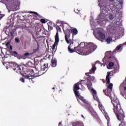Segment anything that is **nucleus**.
Segmentation results:
<instances>
[{
	"label": "nucleus",
	"mask_w": 126,
	"mask_h": 126,
	"mask_svg": "<svg viewBox=\"0 0 126 126\" xmlns=\"http://www.w3.org/2000/svg\"><path fill=\"white\" fill-rule=\"evenodd\" d=\"M82 81H84V80H82L81 81L78 82V83L75 84L73 86V90L78 102L80 103L82 106L85 107V108L88 110V111H91L92 107L90 102L87 101L83 97L81 96L79 94V91H78V90L80 89L79 85L81 84V82Z\"/></svg>",
	"instance_id": "1"
},
{
	"label": "nucleus",
	"mask_w": 126,
	"mask_h": 126,
	"mask_svg": "<svg viewBox=\"0 0 126 126\" xmlns=\"http://www.w3.org/2000/svg\"><path fill=\"white\" fill-rule=\"evenodd\" d=\"M84 46H85V43L82 42L78 46V47H75L74 50L76 53H83L84 56H87L88 55L91 54V53H93V52L97 49V46L95 45L94 43L89 42L87 45V49L85 50H81V49H83Z\"/></svg>",
	"instance_id": "2"
},
{
	"label": "nucleus",
	"mask_w": 126,
	"mask_h": 126,
	"mask_svg": "<svg viewBox=\"0 0 126 126\" xmlns=\"http://www.w3.org/2000/svg\"><path fill=\"white\" fill-rule=\"evenodd\" d=\"M110 75H111V72H108L107 75H106V84L109 85L107 87V88L106 90H103V92L105 93L106 96H108V97H109V98L111 99V103L112 105H113V102H117V103H118V104H120L119 100H117V99L114 100L112 98V90H113V84L112 83H110V82H111V77H110Z\"/></svg>",
	"instance_id": "3"
},
{
	"label": "nucleus",
	"mask_w": 126,
	"mask_h": 126,
	"mask_svg": "<svg viewBox=\"0 0 126 126\" xmlns=\"http://www.w3.org/2000/svg\"><path fill=\"white\" fill-rule=\"evenodd\" d=\"M112 103L114 106L113 111L115 115H116L118 120L121 122L119 126H126V122L124 121L125 114L123 113H120V111H121V104L117 102V101H113Z\"/></svg>",
	"instance_id": "4"
},
{
	"label": "nucleus",
	"mask_w": 126,
	"mask_h": 126,
	"mask_svg": "<svg viewBox=\"0 0 126 126\" xmlns=\"http://www.w3.org/2000/svg\"><path fill=\"white\" fill-rule=\"evenodd\" d=\"M117 6L118 4H111L110 5H107L106 6H102L100 7V13L99 15V17L101 19H104L106 13H108V11L111 10V11H115L117 9Z\"/></svg>",
	"instance_id": "5"
},
{
	"label": "nucleus",
	"mask_w": 126,
	"mask_h": 126,
	"mask_svg": "<svg viewBox=\"0 0 126 126\" xmlns=\"http://www.w3.org/2000/svg\"><path fill=\"white\" fill-rule=\"evenodd\" d=\"M10 65L11 68L13 69V70H15L17 73H19V74H21V71H23V65H19L18 64L16 63L15 62H10ZM21 68H22V70H21Z\"/></svg>",
	"instance_id": "6"
},
{
	"label": "nucleus",
	"mask_w": 126,
	"mask_h": 126,
	"mask_svg": "<svg viewBox=\"0 0 126 126\" xmlns=\"http://www.w3.org/2000/svg\"><path fill=\"white\" fill-rule=\"evenodd\" d=\"M23 71L24 72V73H27L29 75L31 76L32 77H33L34 78V70H33L32 69H29L27 68V67L25 65H24L23 67Z\"/></svg>",
	"instance_id": "7"
},
{
	"label": "nucleus",
	"mask_w": 126,
	"mask_h": 126,
	"mask_svg": "<svg viewBox=\"0 0 126 126\" xmlns=\"http://www.w3.org/2000/svg\"><path fill=\"white\" fill-rule=\"evenodd\" d=\"M95 37L96 39L102 42L105 39V35L102 32H98L95 35Z\"/></svg>",
	"instance_id": "8"
},
{
	"label": "nucleus",
	"mask_w": 126,
	"mask_h": 126,
	"mask_svg": "<svg viewBox=\"0 0 126 126\" xmlns=\"http://www.w3.org/2000/svg\"><path fill=\"white\" fill-rule=\"evenodd\" d=\"M65 34V40L67 44H70V41L68 40V38L70 37V34H71V30H68L63 32Z\"/></svg>",
	"instance_id": "9"
},
{
	"label": "nucleus",
	"mask_w": 126,
	"mask_h": 126,
	"mask_svg": "<svg viewBox=\"0 0 126 126\" xmlns=\"http://www.w3.org/2000/svg\"><path fill=\"white\" fill-rule=\"evenodd\" d=\"M86 85H87L89 90H92V92L93 95H96L97 94V92L92 87V83L89 82V83H86Z\"/></svg>",
	"instance_id": "10"
},
{
	"label": "nucleus",
	"mask_w": 126,
	"mask_h": 126,
	"mask_svg": "<svg viewBox=\"0 0 126 126\" xmlns=\"http://www.w3.org/2000/svg\"><path fill=\"white\" fill-rule=\"evenodd\" d=\"M55 38V41L54 44L52 46L53 50H55V49H56V46H57L58 44H59V42H60V38L59 37V35L58 34V32L56 33Z\"/></svg>",
	"instance_id": "11"
},
{
	"label": "nucleus",
	"mask_w": 126,
	"mask_h": 126,
	"mask_svg": "<svg viewBox=\"0 0 126 126\" xmlns=\"http://www.w3.org/2000/svg\"><path fill=\"white\" fill-rule=\"evenodd\" d=\"M48 68H49V63H48L46 64L44 63L41 66V70L42 71H47L48 70Z\"/></svg>",
	"instance_id": "12"
},
{
	"label": "nucleus",
	"mask_w": 126,
	"mask_h": 126,
	"mask_svg": "<svg viewBox=\"0 0 126 126\" xmlns=\"http://www.w3.org/2000/svg\"><path fill=\"white\" fill-rule=\"evenodd\" d=\"M14 32H15V30L12 29H10L9 31H6V34L9 36V35H11V36H13V35H14Z\"/></svg>",
	"instance_id": "13"
},
{
	"label": "nucleus",
	"mask_w": 126,
	"mask_h": 126,
	"mask_svg": "<svg viewBox=\"0 0 126 126\" xmlns=\"http://www.w3.org/2000/svg\"><path fill=\"white\" fill-rule=\"evenodd\" d=\"M21 74H22L23 77L26 79H29V80H30V79H33L34 78L33 77H32L31 76H30L29 74H28L26 73H25V74L21 73Z\"/></svg>",
	"instance_id": "14"
},
{
	"label": "nucleus",
	"mask_w": 126,
	"mask_h": 126,
	"mask_svg": "<svg viewBox=\"0 0 126 126\" xmlns=\"http://www.w3.org/2000/svg\"><path fill=\"white\" fill-rule=\"evenodd\" d=\"M42 75V74L40 73L39 70H37L36 69H35V71H33V77H37V76H40Z\"/></svg>",
	"instance_id": "15"
},
{
	"label": "nucleus",
	"mask_w": 126,
	"mask_h": 126,
	"mask_svg": "<svg viewBox=\"0 0 126 126\" xmlns=\"http://www.w3.org/2000/svg\"><path fill=\"white\" fill-rule=\"evenodd\" d=\"M51 65L52 67H56L57 64V61L56 59H52L51 60Z\"/></svg>",
	"instance_id": "16"
},
{
	"label": "nucleus",
	"mask_w": 126,
	"mask_h": 126,
	"mask_svg": "<svg viewBox=\"0 0 126 126\" xmlns=\"http://www.w3.org/2000/svg\"><path fill=\"white\" fill-rule=\"evenodd\" d=\"M25 65L27 67V68H28L29 67H33V63L31 62H28L26 63V65L23 64V66Z\"/></svg>",
	"instance_id": "17"
},
{
	"label": "nucleus",
	"mask_w": 126,
	"mask_h": 126,
	"mask_svg": "<svg viewBox=\"0 0 126 126\" xmlns=\"http://www.w3.org/2000/svg\"><path fill=\"white\" fill-rule=\"evenodd\" d=\"M71 33L72 34L73 36H75V35H77L78 31L77 29L74 28L71 30Z\"/></svg>",
	"instance_id": "18"
},
{
	"label": "nucleus",
	"mask_w": 126,
	"mask_h": 126,
	"mask_svg": "<svg viewBox=\"0 0 126 126\" xmlns=\"http://www.w3.org/2000/svg\"><path fill=\"white\" fill-rule=\"evenodd\" d=\"M86 80H87V83H89V82H91V81L94 80V76L90 75L89 77L86 78Z\"/></svg>",
	"instance_id": "19"
},
{
	"label": "nucleus",
	"mask_w": 126,
	"mask_h": 126,
	"mask_svg": "<svg viewBox=\"0 0 126 126\" xmlns=\"http://www.w3.org/2000/svg\"><path fill=\"white\" fill-rule=\"evenodd\" d=\"M108 59H111L112 62H113L114 63H116L117 64H119V61H118V60L117 59V58H116V57H112L110 56L108 57Z\"/></svg>",
	"instance_id": "20"
},
{
	"label": "nucleus",
	"mask_w": 126,
	"mask_h": 126,
	"mask_svg": "<svg viewBox=\"0 0 126 126\" xmlns=\"http://www.w3.org/2000/svg\"><path fill=\"white\" fill-rule=\"evenodd\" d=\"M35 30L37 33H38V34H41V32L42 33L44 32V31H43V30H42V29H41L40 27H38V28L36 27Z\"/></svg>",
	"instance_id": "21"
},
{
	"label": "nucleus",
	"mask_w": 126,
	"mask_h": 126,
	"mask_svg": "<svg viewBox=\"0 0 126 126\" xmlns=\"http://www.w3.org/2000/svg\"><path fill=\"white\" fill-rule=\"evenodd\" d=\"M122 46H123V44H120L118 45L115 48V49L113 51L114 53H117L118 51L121 50V48H122Z\"/></svg>",
	"instance_id": "22"
},
{
	"label": "nucleus",
	"mask_w": 126,
	"mask_h": 126,
	"mask_svg": "<svg viewBox=\"0 0 126 126\" xmlns=\"http://www.w3.org/2000/svg\"><path fill=\"white\" fill-rule=\"evenodd\" d=\"M114 65H115V63H114V62H110L108 63V66L107 67V68L108 69H111L112 67L114 66Z\"/></svg>",
	"instance_id": "23"
},
{
	"label": "nucleus",
	"mask_w": 126,
	"mask_h": 126,
	"mask_svg": "<svg viewBox=\"0 0 126 126\" xmlns=\"http://www.w3.org/2000/svg\"><path fill=\"white\" fill-rule=\"evenodd\" d=\"M97 69V67L95 66V64H92V67L91 70H90V72H94L95 70Z\"/></svg>",
	"instance_id": "24"
},
{
	"label": "nucleus",
	"mask_w": 126,
	"mask_h": 126,
	"mask_svg": "<svg viewBox=\"0 0 126 126\" xmlns=\"http://www.w3.org/2000/svg\"><path fill=\"white\" fill-rule=\"evenodd\" d=\"M112 40H113V38L109 36L106 39L105 42H106V43H107V44H110V43H111V42H112Z\"/></svg>",
	"instance_id": "25"
},
{
	"label": "nucleus",
	"mask_w": 126,
	"mask_h": 126,
	"mask_svg": "<svg viewBox=\"0 0 126 126\" xmlns=\"http://www.w3.org/2000/svg\"><path fill=\"white\" fill-rule=\"evenodd\" d=\"M67 27H69L68 25H64L63 26V31H66L69 30Z\"/></svg>",
	"instance_id": "26"
},
{
	"label": "nucleus",
	"mask_w": 126,
	"mask_h": 126,
	"mask_svg": "<svg viewBox=\"0 0 126 126\" xmlns=\"http://www.w3.org/2000/svg\"><path fill=\"white\" fill-rule=\"evenodd\" d=\"M108 18L109 20H113V21L115 20V16H114V15L112 14L109 15Z\"/></svg>",
	"instance_id": "27"
},
{
	"label": "nucleus",
	"mask_w": 126,
	"mask_h": 126,
	"mask_svg": "<svg viewBox=\"0 0 126 126\" xmlns=\"http://www.w3.org/2000/svg\"><path fill=\"white\" fill-rule=\"evenodd\" d=\"M56 29H57L56 34L57 33H58V37H59V32H61V31H62V29H61V27H60V26H57V27H56Z\"/></svg>",
	"instance_id": "28"
},
{
	"label": "nucleus",
	"mask_w": 126,
	"mask_h": 126,
	"mask_svg": "<svg viewBox=\"0 0 126 126\" xmlns=\"http://www.w3.org/2000/svg\"><path fill=\"white\" fill-rule=\"evenodd\" d=\"M71 44L69 45L68 47V50L69 53H74V50L71 49V48H70V46Z\"/></svg>",
	"instance_id": "29"
},
{
	"label": "nucleus",
	"mask_w": 126,
	"mask_h": 126,
	"mask_svg": "<svg viewBox=\"0 0 126 126\" xmlns=\"http://www.w3.org/2000/svg\"><path fill=\"white\" fill-rule=\"evenodd\" d=\"M71 44L69 45L68 47V50L69 53H74V50L71 49V48H70V46Z\"/></svg>",
	"instance_id": "30"
},
{
	"label": "nucleus",
	"mask_w": 126,
	"mask_h": 126,
	"mask_svg": "<svg viewBox=\"0 0 126 126\" xmlns=\"http://www.w3.org/2000/svg\"><path fill=\"white\" fill-rule=\"evenodd\" d=\"M12 56H14V57H18L19 56L18 53H17V52L16 51H12Z\"/></svg>",
	"instance_id": "31"
},
{
	"label": "nucleus",
	"mask_w": 126,
	"mask_h": 126,
	"mask_svg": "<svg viewBox=\"0 0 126 126\" xmlns=\"http://www.w3.org/2000/svg\"><path fill=\"white\" fill-rule=\"evenodd\" d=\"M113 27H114V25L113 24H110L108 27L107 28L109 30H112L113 29Z\"/></svg>",
	"instance_id": "32"
},
{
	"label": "nucleus",
	"mask_w": 126,
	"mask_h": 126,
	"mask_svg": "<svg viewBox=\"0 0 126 126\" xmlns=\"http://www.w3.org/2000/svg\"><path fill=\"white\" fill-rule=\"evenodd\" d=\"M94 99L96 101H99V98H98V96H97V94H93Z\"/></svg>",
	"instance_id": "33"
},
{
	"label": "nucleus",
	"mask_w": 126,
	"mask_h": 126,
	"mask_svg": "<svg viewBox=\"0 0 126 126\" xmlns=\"http://www.w3.org/2000/svg\"><path fill=\"white\" fill-rule=\"evenodd\" d=\"M40 22L43 24H45V23H46V22H47V21H46V19H41L40 20Z\"/></svg>",
	"instance_id": "34"
},
{
	"label": "nucleus",
	"mask_w": 126,
	"mask_h": 126,
	"mask_svg": "<svg viewBox=\"0 0 126 126\" xmlns=\"http://www.w3.org/2000/svg\"><path fill=\"white\" fill-rule=\"evenodd\" d=\"M120 94H121L122 96H125V95H126V91L124 90L121 91Z\"/></svg>",
	"instance_id": "35"
},
{
	"label": "nucleus",
	"mask_w": 126,
	"mask_h": 126,
	"mask_svg": "<svg viewBox=\"0 0 126 126\" xmlns=\"http://www.w3.org/2000/svg\"><path fill=\"white\" fill-rule=\"evenodd\" d=\"M15 42H16V43H20V40L19 38L16 37L15 38Z\"/></svg>",
	"instance_id": "36"
},
{
	"label": "nucleus",
	"mask_w": 126,
	"mask_h": 126,
	"mask_svg": "<svg viewBox=\"0 0 126 126\" xmlns=\"http://www.w3.org/2000/svg\"><path fill=\"white\" fill-rule=\"evenodd\" d=\"M32 13L35 14L36 15H37V16H38L39 17H42V16H41V15H40L39 14H38V13L36 12H32Z\"/></svg>",
	"instance_id": "37"
},
{
	"label": "nucleus",
	"mask_w": 126,
	"mask_h": 126,
	"mask_svg": "<svg viewBox=\"0 0 126 126\" xmlns=\"http://www.w3.org/2000/svg\"><path fill=\"white\" fill-rule=\"evenodd\" d=\"M118 2H119L120 4H121V5H123V0H117Z\"/></svg>",
	"instance_id": "38"
},
{
	"label": "nucleus",
	"mask_w": 126,
	"mask_h": 126,
	"mask_svg": "<svg viewBox=\"0 0 126 126\" xmlns=\"http://www.w3.org/2000/svg\"><path fill=\"white\" fill-rule=\"evenodd\" d=\"M20 80L22 82H23V83L25 82V79L23 78H20Z\"/></svg>",
	"instance_id": "39"
},
{
	"label": "nucleus",
	"mask_w": 126,
	"mask_h": 126,
	"mask_svg": "<svg viewBox=\"0 0 126 126\" xmlns=\"http://www.w3.org/2000/svg\"><path fill=\"white\" fill-rule=\"evenodd\" d=\"M48 30L51 31V30H53V27L48 25Z\"/></svg>",
	"instance_id": "40"
},
{
	"label": "nucleus",
	"mask_w": 126,
	"mask_h": 126,
	"mask_svg": "<svg viewBox=\"0 0 126 126\" xmlns=\"http://www.w3.org/2000/svg\"><path fill=\"white\" fill-rule=\"evenodd\" d=\"M90 74H91V72L89 73H86V76H88V77H89L90 76Z\"/></svg>",
	"instance_id": "41"
},
{
	"label": "nucleus",
	"mask_w": 126,
	"mask_h": 126,
	"mask_svg": "<svg viewBox=\"0 0 126 126\" xmlns=\"http://www.w3.org/2000/svg\"><path fill=\"white\" fill-rule=\"evenodd\" d=\"M9 44H10V42L9 41L7 42L5 45L6 47H8V46L9 45Z\"/></svg>",
	"instance_id": "42"
},
{
	"label": "nucleus",
	"mask_w": 126,
	"mask_h": 126,
	"mask_svg": "<svg viewBox=\"0 0 126 126\" xmlns=\"http://www.w3.org/2000/svg\"><path fill=\"white\" fill-rule=\"evenodd\" d=\"M74 11L76 13H78V14L79 13V12H80V11L78 10V9L75 10Z\"/></svg>",
	"instance_id": "43"
},
{
	"label": "nucleus",
	"mask_w": 126,
	"mask_h": 126,
	"mask_svg": "<svg viewBox=\"0 0 126 126\" xmlns=\"http://www.w3.org/2000/svg\"><path fill=\"white\" fill-rule=\"evenodd\" d=\"M29 55V53L27 52V53H25L24 56H25V57H28Z\"/></svg>",
	"instance_id": "44"
},
{
	"label": "nucleus",
	"mask_w": 126,
	"mask_h": 126,
	"mask_svg": "<svg viewBox=\"0 0 126 126\" xmlns=\"http://www.w3.org/2000/svg\"><path fill=\"white\" fill-rule=\"evenodd\" d=\"M12 49H13L12 46L10 45V50L11 51H12Z\"/></svg>",
	"instance_id": "45"
},
{
	"label": "nucleus",
	"mask_w": 126,
	"mask_h": 126,
	"mask_svg": "<svg viewBox=\"0 0 126 126\" xmlns=\"http://www.w3.org/2000/svg\"><path fill=\"white\" fill-rule=\"evenodd\" d=\"M82 118H83V119H84V120H85V117H84V116H83V115H81Z\"/></svg>",
	"instance_id": "46"
},
{
	"label": "nucleus",
	"mask_w": 126,
	"mask_h": 126,
	"mask_svg": "<svg viewBox=\"0 0 126 126\" xmlns=\"http://www.w3.org/2000/svg\"><path fill=\"white\" fill-rule=\"evenodd\" d=\"M126 87H124V91H125L126 92Z\"/></svg>",
	"instance_id": "47"
},
{
	"label": "nucleus",
	"mask_w": 126,
	"mask_h": 126,
	"mask_svg": "<svg viewBox=\"0 0 126 126\" xmlns=\"http://www.w3.org/2000/svg\"><path fill=\"white\" fill-rule=\"evenodd\" d=\"M62 122H60L59 124V126H62Z\"/></svg>",
	"instance_id": "48"
},
{
	"label": "nucleus",
	"mask_w": 126,
	"mask_h": 126,
	"mask_svg": "<svg viewBox=\"0 0 126 126\" xmlns=\"http://www.w3.org/2000/svg\"><path fill=\"white\" fill-rule=\"evenodd\" d=\"M103 0H98V1H99V2H102V1H103Z\"/></svg>",
	"instance_id": "49"
},
{
	"label": "nucleus",
	"mask_w": 126,
	"mask_h": 126,
	"mask_svg": "<svg viewBox=\"0 0 126 126\" xmlns=\"http://www.w3.org/2000/svg\"><path fill=\"white\" fill-rule=\"evenodd\" d=\"M98 107H99L100 109H101V108H102V106L101 105H98Z\"/></svg>",
	"instance_id": "50"
},
{
	"label": "nucleus",
	"mask_w": 126,
	"mask_h": 126,
	"mask_svg": "<svg viewBox=\"0 0 126 126\" xmlns=\"http://www.w3.org/2000/svg\"><path fill=\"white\" fill-rule=\"evenodd\" d=\"M2 17H3V16H1L0 17V20L2 18Z\"/></svg>",
	"instance_id": "51"
},
{
	"label": "nucleus",
	"mask_w": 126,
	"mask_h": 126,
	"mask_svg": "<svg viewBox=\"0 0 126 126\" xmlns=\"http://www.w3.org/2000/svg\"><path fill=\"white\" fill-rule=\"evenodd\" d=\"M58 26H59V25H56L54 27H55L56 28H57V27H58Z\"/></svg>",
	"instance_id": "52"
},
{
	"label": "nucleus",
	"mask_w": 126,
	"mask_h": 126,
	"mask_svg": "<svg viewBox=\"0 0 126 126\" xmlns=\"http://www.w3.org/2000/svg\"><path fill=\"white\" fill-rule=\"evenodd\" d=\"M33 52H34L35 53V52H37V50L34 49V50H33Z\"/></svg>",
	"instance_id": "53"
},
{
	"label": "nucleus",
	"mask_w": 126,
	"mask_h": 126,
	"mask_svg": "<svg viewBox=\"0 0 126 126\" xmlns=\"http://www.w3.org/2000/svg\"><path fill=\"white\" fill-rule=\"evenodd\" d=\"M109 1H114V0H109Z\"/></svg>",
	"instance_id": "54"
},
{
	"label": "nucleus",
	"mask_w": 126,
	"mask_h": 126,
	"mask_svg": "<svg viewBox=\"0 0 126 126\" xmlns=\"http://www.w3.org/2000/svg\"><path fill=\"white\" fill-rule=\"evenodd\" d=\"M52 89H53V90H54V89H55V87H53V88H52Z\"/></svg>",
	"instance_id": "55"
},
{
	"label": "nucleus",
	"mask_w": 126,
	"mask_h": 126,
	"mask_svg": "<svg viewBox=\"0 0 126 126\" xmlns=\"http://www.w3.org/2000/svg\"><path fill=\"white\" fill-rule=\"evenodd\" d=\"M25 19H21V20H24Z\"/></svg>",
	"instance_id": "56"
},
{
	"label": "nucleus",
	"mask_w": 126,
	"mask_h": 126,
	"mask_svg": "<svg viewBox=\"0 0 126 126\" xmlns=\"http://www.w3.org/2000/svg\"><path fill=\"white\" fill-rule=\"evenodd\" d=\"M124 45H126V43H124Z\"/></svg>",
	"instance_id": "57"
},
{
	"label": "nucleus",
	"mask_w": 126,
	"mask_h": 126,
	"mask_svg": "<svg viewBox=\"0 0 126 126\" xmlns=\"http://www.w3.org/2000/svg\"><path fill=\"white\" fill-rule=\"evenodd\" d=\"M5 0L8 1V0Z\"/></svg>",
	"instance_id": "58"
}]
</instances>
